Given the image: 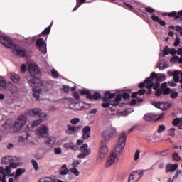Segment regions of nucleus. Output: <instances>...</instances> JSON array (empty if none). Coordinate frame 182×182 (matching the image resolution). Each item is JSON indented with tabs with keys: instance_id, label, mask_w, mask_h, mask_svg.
I'll use <instances>...</instances> for the list:
<instances>
[{
	"instance_id": "f257e3e1",
	"label": "nucleus",
	"mask_w": 182,
	"mask_h": 182,
	"mask_svg": "<svg viewBox=\"0 0 182 182\" xmlns=\"http://www.w3.org/2000/svg\"><path fill=\"white\" fill-rule=\"evenodd\" d=\"M0 43L7 49H13V53L16 56H19L20 58H23L26 55V51L23 49L19 50L17 48V46L14 43V41L11 40L7 36H0Z\"/></svg>"
},
{
	"instance_id": "f03ea898",
	"label": "nucleus",
	"mask_w": 182,
	"mask_h": 182,
	"mask_svg": "<svg viewBox=\"0 0 182 182\" xmlns=\"http://www.w3.org/2000/svg\"><path fill=\"white\" fill-rule=\"evenodd\" d=\"M41 112L42 110L40 108H34L29 111L30 116L39 115V117H41V119L28 123L27 125L28 130H33L35 127L39 126V124H41V123H42V122H43L46 119V114L41 113Z\"/></svg>"
},
{
	"instance_id": "7ed1b4c3",
	"label": "nucleus",
	"mask_w": 182,
	"mask_h": 182,
	"mask_svg": "<svg viewBox=\"0 0 182 182\" xmlns=\"http://www.w3.org/2000/svg\"><path fill=\"white\" fill-rule=\"evenodd\" d=\"M26 80L31 87H33V97H34V99H36V100H39V99H41V93H42V88L38 87V84L36 83V82H35L34 79L31 80L29 79V77H27Z\"/></svg>"
},
{
	"instance_id": "20e7f679",
	"label": "nucleus",
	"mask_w": 182,
	"mask_h": 182,
	"mask_svg": "<svg viewBox=\"0 0 182 182\" xmlns=\"http://www.w3.org/2000/svg\"><path fill=\"white\" fill-rule=\"evenodd\" d=\"M124 147H126V134L122 132L119 136L118 144L115 147L116 154H122V153H123V150H124Z\"/></svg>"
},
{
	"instance_id": "39448f33",
	"label": "nucleus",
	"mask_w": 182,
	"mask_h": 182,
	"mask_svg": "<svg viewBox=\"0 0 182 182\" xmlns=\"http://www.w3.org/2000/svg\"><path fill=\"white\" fill-rule=\"evenodd\" d=\"M28 70L31 77L34 79H41L42 73L39 70V67L35 64H30L28 65Z\"/></svg>"
},
{
	"instance_id": "423d86ee",
	"label": "nucleus",
	"mask_w": 182,
	"mask_h": 182,
	"mask_svg": "<svg viewBox=\"0 0 182 182\" xmlns=\"http://www.w3.org/2000/svg\"><path fill=\"white\" fill-rule=\"evenodd\" d=\"M113 134H116V128L110 127L105 129L101 134L102 137L104 139V143L109 141Z\"/></svg>"
},
{
	"instance_id": "0eeeda50",
	"label": "nucleus",
	"mask_w": 182,
	"mask_h": 182,
	"mask_svg": "<svg viewBox=\"0 0 182 182\" xmlns=\"http://www.w3.org/2000/svg\"><path fill=\"white\" fill-rule=\"evenodd\" d=\"M49 128L46 125H41L36 130V134L39 137H48Z\"/></svg>"
},
{
	"instance_id": "6e6552de",
	"label": "nucleus",
	"mask_w": 182,
	"mask_h": 182,
	"mask_svg": "<svg viewBox=\"0 0 182 182\" xmlns=\"http://www.w3.org/2000/svg\"><path fill=\"white\" fill-rule=\"evenodd\" d=\"M171 90L167 87V83L164 82L161 84V89H158L155 92L156 96L158 97L164 95H170Z\"/></svg>"
},
{
	"instance_id": "1a4fd4ad",
	"label": "nucleus",
	"mask_w": 182,
	"mask_h": 182,
	"mask_svg": "<svg viewBox=\"0 0 182 182\" xmlns=\"http://www.w3.org/2000/svg\"><path fill=\"white\" fill-rule=\"evenodd\" d=\"M144 82L146 83V89H149V92L147 95H150L151 93V87L156 90V89L159 88L160 86V82L156 81V83H154L151 78H146Z\"/></svg>"
},
{
	"instance_id": "9d476101",
	"label": "nucleus",
	"mask_w": 182,
	"mask_h": 182,
	"mask_svg": "<svg viewBox=\"0 0 182 182\" xmlns=\"http://www.w3.org/2000/svg\"><path fill=\"white\" fill-rule=\"evenodd\" d=\"M36 84L38 87L42 89V92L44 93H48V92H50L52 90V84L49 83L48 82L40 81L36 82Z\"/></svg>"
},
{
	"instance_id": "9b49d317",
	"label": "nucleus",
	"mask_w": 182,
	"mask_h": 182,
	"mask_svg": "<svg viewBox=\"0 0 182 182\" xmlns=\"http://www.w3.org/2000/svg\"><path fill=\"white\" fill-rule=\"evenodd\" d=\"M80 95H82L83 96L86 95L87 99H93L94 100H97V99H100V93L95 92L93 95L90 93V91L88 90H82L80 92Z\"/></svg>"
},
{
	"instance_id": "f8f14e48",
	"label": "nucleus",
	"mask_w": 182,
	"mask_h": 182,
	"mask_svg": "<svg viewBox=\"0 0 182 182\" xmlns=\"http://www.w3.org/2000/svg\"><path fill=\"white\" fill-rule=\"evenodd\" d=\"M141 177H143V171H134L130 174L129 177V182H137Z\"/></svg>"
},
{
	"instance_id": "ddd939ff",
	"label": "nucleus",
	"mask_w": 182,
	"mask_h": 182,
	"mask_svg": "<svg viewBox=\"0 0 182 182\" xmlns=\"http://www.w3.org/2000/svg\"><path fill=\"white\" fill-rule=\"evenodd\" d=\"M36 46L38 47V49L40 52L44 53V55L46 53V43H45L43 38H38L36 41Z\"/></svg>"
},
{
	"instance_id": "4468645a",
	"label": "nucleus",
	"mask_w": 182,
	"mask_h": 182,
	"mask_svg": "<svg viewBox=\"0 0 182 182\" xmlns=\"http://www.w3.org/2000/svg\"><path fill=\"white\" fill-rule=\"evenodd\" d=\"M80 150L81 154L78 155L79 159H85L87 156L90 154V149H88L87 144H84L80 148Z\"/></svg>"
},
{
	"instance_id": "2eb2a0df",
	"label": "nucleus",
	"mask_w": 182,
	"mask_h": 182,
	"mask_svg": "<svg viewBox=\"0 0 182 182\" xmlns=\"http://www.w3.org/2000/svg\"><path fill=\"white\" fill-rule=\"evenodd\" d=\"M116 160H117V154L114 151L111 152L109 156L107 159L105 167L111 166Z\"/></svg>"
},
{
	"instance_id": "dca6fc26",
	"label": "nucleus",
	"mask_w": 182,
	"mask_h": 182,
	"mask_svg": "<svg viewBox=\"0 0 182 182\" xmlns=\"http://www.w3.org/2000/svg\"><path fill=\"white\" fill-rule=\"evenodd\" d=\"M178 168V164H167L165 166L166 173H174Z\"/></svg>"
},
{
	"instance_id": "f3484780",
	"label": "nucleus",
	"mask_w": 182,
	"mask_h": 182,
	"mask_svg": "<svg viewBox=\"0 0 182 182\" xmlns=\"http://www.w3.org/2000/svg\"><path fill=\"white\" fill-rule=\"evenodd\" d=\"M68 129L65 131V133L69 135L75 134L76 132H79L80 129V127H73L70 124L68 125Z\"/></svg>"
},
{
	"instance_id": "a211bd4d",
	"label": "nucleus",
	"mask_w": 182,
	"mask_h": 182,
	"mask_svg": "<svg viewBox=\"0 0 182 182\" xmlns=\"http://www.w3.org/2000/svg\"><path fill=\"white\" fill-rule=\"evenodd\" d=\"M99 152L100 154L103 155L107 154V153H109V148L107 147V145L105 141H101V146L100 148Z\"/></svg>"
},
{
	"instance_id": "6ab92c4d",
	"label": "nucleus",
	"mask_w": 182,
	"mask_h": 182,
	"mask_svg": "<svg viewBox=\"0 0 182 182\" xmlns=\"http://www.w3.org/2000/svg\"><path fill=\"white\" fill-rule=\"evenodd\" d=\"M105 97H103V102H109L110 99H114L116 97V93H110V91H107L105 93Z\"/></svg>"
},
{
	"instance_id": "aec40b11",
	"label": "nucleus",
	"mask_w": 182,
	"mask_h": 182,
	"mask_svg": "<svg viewBox=\"0 0 182 182\" xmlns=\"http://www.w3.org/2000/svg\"><path fill=\"white\" fill-rule=\"evenodd\" d=\"M157 114L153 113H147L144 116V120L146 122H152V120H156Z\"/></svg>"
},
{
	"instance_id": "412c9836",
	"label": "nucleus",
	"mask_w": 182,
	"mask_h": 182,
	"mask_svg": "<svg viewBox=\"0 0 182 182\" xmlns=\"http://www.w3.org/2000/svg\"><path fill=\"white\" fill-rule=\"evenodd\" d=\"M28 137H29V133H28L27 132H23L19 135V140L21 143H27Z\"/></svg>"
},
{
	"instance_id": "4be33fe9",
	"label": "nucleus",
	"mask_w": 182,
	"mask_h": 182,
	"mask_svg": "<svg viewBox=\"0 0 182 182\" xmlns=\"http://www.w3.org/2000/svg\"><path fill=\"white\" fill-rule=\"evenodd\" d=\"M15 156H6L1 159L2 164H9L11 161H14Z\"/></svg>"
},
{
	"instance_id": "5701e85b",
	"label": "nucleus",
	"mask_w": 182,
	"mask_h": 182,
	"mask_svg": "<svg viewBox=\"0 0 182 182\" xmlns=\"http://www.w3.org/2000/svg\"><path fill=\"white\" fill-rule=\"evenodd\" d=\"M173 126L182 129V118H175L172 122Z\"/></svg>"
},
{
	"instance_id": "b1692460",
	"label": "nucleus",
	"mask_w": 182,
	"mask_h": 182,
	"mask_svg": "<svg viewBox=\"0 0 182 182\" xmlns=\"http://www.w3.org/2000/svg\"><path fill=\"white\" fill-rule=\"evenodd\" d=\"M28 118L25 115H20L16 121L21 124V126H25L26 124V121Z\"/></svg>"
},
{
	"instance_id": "393cba45",
	"label": "nucleus",
	"mask_w": 182,
	"mask_h": 182,
	"mask_svg": "<svg viewBox=\"0 0 182 182\" xmlns=\"http://www.w3.org/2000/svg\"><path fill=\"white\" fill-rule=\"evenodd\" d=\"M56 141V139L53 136H50L46 138L45 143L46 144H47L48 146H53L54 144Z\"/></svg>"
},
{
	"instance_id": "a878e982",
	"label": "nucleus",
	"mask_w": 182,
	"mask_h": 182,
	"mask_svg": "<svg viewBox=\"0 0 182 182\" xmlns=\"http://www.w3.org/2000/svg\"><path fill=\"white\" fill-rule=\"evenodd\" d=\"M9 76H10L11 80H12L14 83H18V82H19L20 77H19V75H18L17 74L11 73H9Z\"/></svg>"
},
{
	"instance_id": "bb28decb",
	"label": "nucleus",
	"mask_w": 182,
	"mask_h": 182,
	"mask_svg": "<svg viewBox=\"0 0 182 182\" xmlns=\"http://www.w3.org/2000/svg\"><path fill=\"white\" fill-rule=\"evenodd\" d=\"M120 100H122V95H118L114 100L110 101L111 106H117Z\"/></svg>"
},
{
	"instance_id": "cd10ccee",
	"label": "nucleus",
	"mask_w": 182,
	"mask_h": 182,
	"mask_svg": "<svg viewBox=\"0 0 182 182\" xmlns=\"http://www.w3.org/2000/svg\"><path fill=\"white\" fill-rule=\"evenodd\" d=\"M39 181L40 182H56V179L53 176L42 178Z\"/></svg>"
},
{
	"instance_id": "c85d7f7f",
	"label": "nucleus",
	"mask_w": 182,
	"mask_h": 182,
	"mask_svg": "<svg viewBox=\"0 0 182 182\" xmlns=\"http://www.w3.org/2000/svg\"><path fill=\"white\" fill-rule=\"evenodd\" d=\"M64 147L66 150H76V145L73 143H66L64 144Z\"/></svg>"
},
{
	"instance_id": "c756f323",
	"label": "nucleus",
	"mask_w": 182,
	"mask_h": 182,
	"mask_svg": "<svg viewBox=\"0 0 182 182\" xmlns=\"http://www.w3.org/2000/svg\"><path fill=\"white\" fill-rule=\"evenodd\" d=\"M22 127H23V125L21 124L17 120H16L14 124V132H19Z\"/></svg>"
},
{
	"instance_id": "7c9ffc66",
	"label": "nucleus",
	"mask_w": 182,
	"mask_h": 182,
	"mask_svg": "<svg viewBox=\"0 0 182 182\" xmlns=\"http://www.w3.org/2000/svg\"><path fill=\"white\" fill-rule=\"evenodd\" d=\"M172 75L173 77V80L176 83L180 81V73H178V71L177 70L174 71Z\"/></svg>"
},
{
	"instance_id": "2f4dec72",
	"label": "nucleus",
	"mask_w": 182,
	"mask_h": 182,
	"mask_svg": "<svg viewBox=\"0 0 182 182\" xmlns=\"http://www.w3.org/2000/svg\"><path fill=\"white\" fill-rule=\"evenodd\" d=\"M23 173H25V169L23 168H18L16 170V174L14 177L15 180H18V178L19 177V176H22V174H23Z\"/></svg>"
},
{
	"instance_id": "473e14b6",
	"label": "nucleus",
	"mask_w": 182,
	"mask_h": 182,
	"mask_svg": "<svg viewBox=\"0 0 182 182\" xmlns=\"http://www.w3.org/2000/svg\"><path fill=\"white\" fill-rule=\"evenodd\" d=\"M70 173L74 174V176H75V177H79V176H80V172H79V170H77V168H71L70 169Z\"/></svg>"
},
{
	"instance_id": "72a5a7b5",
	"label": "nucleus",
	"mask_w": 182,
	"mask_h": 182,
	"mask_svg": "<svg viewBox=\"0 0 182 182\" xmlns=\"http://www.w3.org/2000/svg\"><path fill=\"white\" fill-rule=\"evenodd\" d=\"M171 62L172 63H176V62H178V63H182V58H181L178 56H173L171 57L170 59Z\"/></svg>"
},
{
	"instance_id": "f704fd0d",
	"label": "nucleus",
	"mask_w": 182,
	"mask_h": 182,
	"mask_svg": "<svg viewBox=\"0 0 182 182\" xmlns=\"http://www.w3.org/2000/svg\"><path fill=\"white\" fill-rule=\"evenodd\" d=\"M166 79V75L164 74H158L156 77V82L160 83V82H163Z\"/></svg>"
},
{
	"instance_id": "c9c22d12",
	"label": "nucleus",
	"mask_w": 182,
	"mask_h": 182,
	"mask_svg": "<svg viewBox=\"0 0 182 182\" xmlns=\"http://www.w3.org/2000/svg\"><path fill=\"white\" fill-rule=\"evenodd\" d=\"M0 87H2V89L6 87V80L4 77H0Z\"/></svg>"
},
{
	"instance_id": "e433bc0d",
	"label": "nucleus",
	"mask_w": 182,
	"mask_h": 182,
	"mask_svg": "<svg viewBox=\"0 0 182 182\" xmlns=\"http://www.w3.org/2000/svg\"><path fill=\"white\" fill-rule=\"evenodd\" d=\"M11 172H12V168H11L9 165L5 167L4 173L6 174V176H9V174H11Z\"/></svg>"
},
{
	"instance_id": "4c0bfd02",
	"label": "nucleus",
	"mask_w": 182,
	"mask_h": 182,
	"mask_svg": "<svg viewBox=\"0 0 182 182\" xmlns=\"http://www.w3.org/2000/svg\"><path fill=\"white\" fill-rule=\"evenodd\" d=\"M164 16H169V18H174L175 17V19H176V16H177V12L176 11H173V12H171V13H164Z\"/></svg>"
},
{
	"instance_id": "58836bf2",
	"label": "nucleus",
	"mask_w": 182,
	"mask_h": 182,
	"mask_svg": "<svg viewBox=\"0 0 182 182\" xmlns=\"http://www.w3.org/2000/svg\"><path fill=\"white\" fill-rule=\"evenodd\" d=\"M130 113H133V109H127L125 111L122 112L121 114L122 116H129V114H130Z\"/></svg>"
},
{
	"instance_id": "ea45409f",
	"label": "nucleus",
	"mask_w": 182,
	"mask_h": 182,
	"mask_svg": "<svg viewBox=\"0 0 182 182\" xmlns=\"http://www.w3.org/2000/svg\"><path fill=\"white\" fill-rule=\"evenodd\" d=\"M170 93L171 99H176V97H178V92L177 91L172 90Z\"/></svg>"
},
{
	"instance_id": "a19ab883",
	"label": "nucleus",
	"mask_w": 182,
	"mask_h": 182,
	"mask_svg": "<svg viewBox=\"0 0 182 182\" xmlns=\"http://www.w3.org/2000/svg\"><path fill=\"white\" fill-rule=\"evenodd\" d=\"M51 75L55 79H58V77H59V73H58L55 69L51 70Z\"/></svg>"
},
{
	"instance_id": "79ce46f5",
	"label": "nucleus",
	"mask_w": 182,
	"mask_h": 182,
	"mask_svg": "<svg viewBox=\"0 0 182 182\" xmlns=\"http://www.w3.org/2000/svg\"><path fill=\"white\" fill-rule=\"evenodd\" d=\"M152 105L157 109H161V110H164L163 108H161V107L163 106V104L161 102H153Z\"/></svg>"
},
{
	"instance_id": "37998d69",
	"label": "nucleus",
	"mask_w": 182,
	"mask_h": 182,
	"mask_svg": "<svg viewBox=\"0 0 182 182\" xmlns=\"http://www.w3.org/2000/svg\"><path fill=\"white\" fill-rule=\"evenodd\" d=\"M172 157H173V160H174L175 161H180L181 160V157H180V156H178V154H177V153L173 154Z\"/></svg>"
},
{
	"instance_id": "c03bdc74",
	"label": "nucleus",
	"mask_w": 182,
	"mask_h": 182,
	"mask_svg": "<svg viewBox=\"0 0 182 182\" xmlns=\"http://www.w3.org/2000/svg\"><path fill=\"white\" fill-rule=\"evenodd\" d=\"M34 159H36V160H41V159H43V154H41V153L35 154Z\"/></svg>"
},
{
	"instance_id": "a18cd8bd",
	"label": "nucleus",
	"mask_w": 182,
	"mask_h": 182,
	"mask_svg": "<svg viewBox=\"0 0 182 182\" xmlns=\"http://www.w3.org/2000/svg\"><path fill=\"white\" fill-rule=\"evenodd\" d=\"M50 32V27H47L41 33V36H43L44 35H49Z\"/></svg>"
},
{
	"instance_id": "49530a36",
	"label": "nucleus",
	"mask_w": 182,
	"mask_h": 182,
	"mask_svg": "<svg viewBox=\"0 0 182 182\" xmlns=\"http://www.w3.org/2000/svg\"><path fill=\"white\" fill-rule=\"evenodd\" d=\"M164 130H166V126H164V124H161L159 126L157 132L161 133L162 132H164Z\"/></svg>"
},
{
	"instance_id": "de8ad7c7",
	"label": "nucleus",
	"mask_w": 182,
	"mask_h": 182,
	"mask_svg": "<svg viewBox=\"0 0 182 182\" xmlns=\"http://www.w3.org/2000/svg\"><path fill=\"white\" fill-rule=\"evenodd\" d=\"M31 163H32V165L33 166L34 169L36 171L39 170V167L38 166V162H36V161H35V159H32Z\"/></svg>"
},
{
	"instance_id": "09e8293b",
	"label": "nucleus",
	"mask_w": 182,
	"mask_h": 182,
	"mask_svg": "<svg viewBox=\"0 0 182 182\" xmlns=\"http://www.w3.org/2000/svg\"><path fill=\"white\" fill-rule=\"evenodd\" d=\"M163 53L164 55H170V48L168 46H165L164 50H163Z\"/></svg>"
},
{
	"instance_id": "8fccbe9b",
	"label": "nucleus",
	"mask_w": 182,
	"mask_h": 182,
	"mask_svg": "<svg viewBox=\"0 0 182 182\" xmlns=\"http://www.w3.org/2000/svg\"><path fill=\"white\" fill-rule=\"evenodd\" d=\"M10 91H11V93H12V95L16 93V92H18V87L15 85H12Z\"/></svg>"
},
{
	"instance_id": "3c124183",
	"label": "nucleus",
	"mask_w": 182,
	"mask_h": 182,
	"mask_svg": "<svg viewBox=\"0 0 182 182\" xmlns=\"http://www.w3.org/2000/svg\"><path fill=\"white\" fill-rule=\"evenodd\" d=\"M81 161H74L71 164L72 167H73V168H76V167L80 164Z\"/></svg>"
},
{
	"instance_id": "603ef678",
	"label": "nucleus",
	"mask_w": 182,
	"mask_h": 182,
	"mask_svg": "<svg viewBox=\"0 0 182 182\" xmlns=\"http://www.w3.org/2000/svg\"><path fill=\"white\" fill-rule=\"evenodd\" d=\"M139 157H140V150L137 149L135 152L134 160L136 161V160H139Z\"/></svg>"
},
{
	"instance_id": "864d4df0",
	"label": "nucleus",
	"mask_w": 182,
	"mask_h": 182,
	"mask_svg": "<svg viewBox=\"0 0 182 182\" xmlns=\"http://www.w3.org/2000/svg\"><path fill=\"white\" fill-rule=\"evenodd\" d=\"M80 122V119L79 118H73L70 120L71 124H77Z\"/></svg>"
},
{
	"instance_id": "5fc2aeb1",
	"label": "nucleus",
	"mask_w": 182,
	"mask_h": 182,
	"mask_svg": "<svg viewBox=\"0 0 182 182\" xmlns=\"http://www.w3.org/2000/svg\"><path fill=\"white\" fill-rule=\"evenodd\" d=\"M90 127L86 126L82 129V133H90Z\"/></svg>"
},
{
	"instance_id": "6e6d98bb",
	"label": "nucleus",
	"mask_w": 182,
	"mask_h": 182,
	"mask_svg": "<svg viewBox=\"0 0 182 182\" xmlns=\"http://www.w3.org/2000/svg\"><path fill=\"white\" fill-rule=\"evenodd\" d=\"M13 161H11V162L9 164V166L11 167V168H16V167H18V164Z\"/></svg>"
},
{
	"instance_id": "4d7b16f0",
	"label": "nucleus",
	"mask_w": 182,
	"mask_h": 182,
	"mask_svg": "<svg viewBox=\"0 0 182 182\" xmlns=\"http://www.w3.org/2000/svg\"><path fill=\"white\" fill-rule=\"evenodd\" d=\"M69 173V170L68 168L65 169H62L60 171V174H61V176H66V174Z\"/></svg>"
},
{
	"instance_id": "13d9d810",
	"label": "nucleus",
	"mask_w": 182,
	"mask_h": 182,
	"mask_svg": "<svg viewBox=\"0 0 182 182\" xmlns=\"http://www.w3.org/2000/svg\"><path fill=\"white\" fill-rule=\"evenodd\" d=\"M123 99H129L130 98V93L127 92V91H124L122 95Z\"/></svg>"
},
{
	"instance_id": "bf43d9fd",
	"label": "nucleus",
	"mask_w": 182,
	"mask_h": 182,
	"mask_svg": "<svg viewBox=\"0 0 182 182\" xmlns=\"http://www.w3.org/2000/svg\"><path fill=\"white\" fill-rule=\"evenodd\" d=\"M55 154H62V148H54Z\"/></svg>"
},
{
	"instance_id": "052dcab7",
	"label": "nucleus",
	"mask_w": 182,
	"mask_h": 182,
	"mask_svg": "<svg viewBox=\"0 0 182 182\" xmlns=\"http://www.w3.org/2000/svg\"><path fill=\"white\" fill-rule=\"evenodd\" d=\"M181 173H182L181 170H177L175 176H173V180H177V178H178V176H180Z\"/></svg>"
},
{
	"instance_id": "680f3d73",
	"label": "nucleus",
	"mask_w": 182,
	"mask_h": 182,
	"mask_svg": "<svg viewBox=\"0 0 182 182\" xmlns=\"http://www.w3.org/2000/svg\"><path fill=\"white\" fill-rule=\"evenodd\" d=\"M26 69H28V67L26 66V64H22L21 66V70L23 73H25L26 72Z\"/></svg>"
},
{
	"instance_id": "e2e57ef3",
	"label": "nucleus",
	"mask_w": 182,
	"mask_h": 182,
	"mask_svg": "<svg viewBox=\"0 0 182 182\" xmlns=\"http://www.w3.org/2000/svg\"><path fill=\"white\" fill-rule=\"evenodd\" d=\"M145 11L146 12H148L149 14H153L154 13V9L151 8V7H146L145 8Z\"/></svg>"
},
{
	"instance_id": "0e129e2a",
	"label": "nucleus",
	"mask_w": 182,
	"mask_h": 182,
	"mask_svg": "<svg viewBox=\"0 0 182 182\" xmlns=\"http://www.w3.org/2000/svg\"><path fill=\"white\" fill-rule=\"evenodd\" d=\"M176 131V129L174 128H171L169 129V136H171V137H174V136H176V134H174V132Z\"/></svg>"
},
{
	"instance_id": "69168bd1",
	"label": "nucleus",
	"mask_w": 182,
	"mask_h": 182,
	"mask_svg": "<svg viewBox=\"0 0 182 182\" xmlns=\"http://www.w3.org/2000/svg\"><path fill=\"white\" fill-rule=\"evenodd\" d=\"M151 19H152V21H154V22H159V21H160V18H159V16H157L154 14H153L151 16Z\"/></svg>"
},
{
	"instance_id": "338daca9",
	"label": "nucleus",
	"mask_w": 182,
	"mask_h": 182,
	"mask_svg": "<svg viewBox=\"0 0 182 182\" xmlns=\"http://www.w3.org/2000/svg\"><path fill=\"white\" fill-rule=\"evenodd\" d=\"M89 137H90V133H82V139L84 140L89 139Z\"/></svg>"
},
{
	"instance_id": "774afa93",
	"label": "nucleus",
	"mask_w": 182,
	"mask_h": 182,
	"mask_svg": "<svg viewBox=\"0 0 182 182\" xmlns=\"http://www.w3.org/2000/svg\"><path fill=\"white\" fill-rule=\"evenodd\" d=\"M63 90L64 92H65V93H68L69 92V90H70V87L68 85H64L63 88Z\"/></svg>"
}]
</instances>
